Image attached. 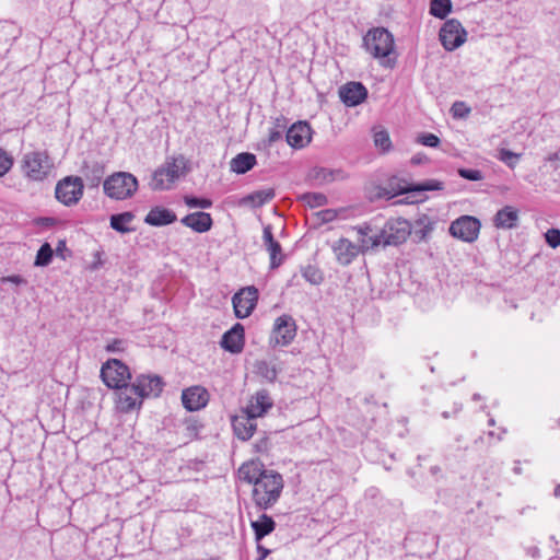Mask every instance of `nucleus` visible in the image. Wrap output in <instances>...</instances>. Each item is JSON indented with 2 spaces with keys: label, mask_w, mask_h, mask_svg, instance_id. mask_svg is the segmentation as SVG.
<instances>
[{
  "label": "nucleus",
  "mask_w": 560,
  "mask_h": 560,
  "mask_svg": "<svg viewBox=\"0 0 560 560\" xmlns=\"http://www.w3.org/2000/svg\"><path fill=\"white\" fill-rule=\"evenodd\" d=\"M188 172V161L184 155L168 156L152 174L150 187L153 190H168L177 179Z\"/></svg>",
  "instance_id": "1"
},
{
  "label": "nucleus",
  "mask_w": 560,
  "mask_h": 560,
  "mask_svg": "<svg viewBox=\"0 0 560 560\" xmlns=\"http://www.w3.org/2000/svg\"><path fill=\"white\" fill-rule=\"evenodd\" d=\"M282 489V476L277 471L267 470L254 485L253 500L259 509L267 510L279 500Z\"/></svg>",
  "instance_id": "2"
},
{
  "label": "nucleus",
  "mask_w": 560,
  "mask_h": 560,
  "mask_svg": "<svg viewBox=\"0 0 560 560\" xmlns=\"http://www.w3.org/2000/svg\"><path fill=\"white\" fill-rule=\"evenodd\" d=\"M365 50L374 58L381 60L382 66L392 67L389 56L394 52V36L384 27H374L363 37Z\"/></svg>",
  "instance_id": "3"
},
{
  "label": "nucleus",
  "mask_w": 560,
  "mask_h": 560,
  "mask_svg": "<svg viewBox=\"0 0 560 560\" xmlns=\"http://www.w3.org/2000/svg\"><path fill=\"white\" fill-rule=\"evenodd\" d=\"M104 192L112 199L130 198L138 189L137 178L126 172H118L107 177L103 184Z\"/></svg>",
  "instance_id": "4"
},
{
  "label": "nucleus",
  "mask_w": 560,
  "mask_h": 560,
  "mask_svg": "<svg viewBox=\"0 0 560 560\" xmlns=\"http://www.w3.org/2000/svg\"><path fill=\"white\" fill-rule=\"evenodd\" d=\"M411 233L410 223L401 218L388 220L378 232L383 246H397L406 242Z\"/></svg>",
  "instance_id": "5"
},
{
  "label": "nucleus",
  "mask_w": 560,
  "mask_h": 560,
  "mask_svg": "<svg viewBox=\"0 0 560 560\" xmlns=\"http://www.w3.org/2000/svg\"><path fill=\"white\" fill-rule=\"evenodd\" d=\"M84 185L81 177L67 176L59 180L55 188V196L65 206L77 205L83 196Z\"/></svg>",
  "instance_id": "6"
},
{
  "label": "nucleus",
  "mask_w": 560,
  "mask_h": 560,
  "mask_svg": "<svg viewBox=\"0 0 560 560\" xmlns=\"http://www.w3.org/2000/svg\"><path fill=\"white\" fill-rule=\"evenodd\" d=\"M101 377L109 388H120L131 378L129 368L117 359H110L101 369Z\"/></svg>",
  "instance_id": "7"
},
{
  "label": "nucleus",
  "mask_w": 560,
  "mask_h": 560,
  "mask_svg": "<svg viewBox=\"0 0 560 560\" xmlns=\"http://www.w3.org/2000/svg\"><path fill=\"white\" fill-rule=\"evenodd\" d=\"M22 163L25 175L32 180H43L51 167L48 154L39 151L26 153Z\"/></svg>",
  "instance_id": "8"
},
{
  "label": "nucleus",
  "mask_w": 560,
  "mask_h": 560,
  "mask_svg": "<svg viewBox=\"0 0 560 560\" xmlns=\"http://www.w3.org/2000/svg\"><path fill=\"white\" fill-rule=\"evenodd\" d=\"M467 33L458 20H447L440 30L439 37L443 47L455 50L466 42Z\"/></svg>",
  "instance_id": "9"
},
{
  "label": "nucleus",
  "mask_w": 560,
  "mask_h": 560,
  "mask_svg": "<svg viewBox=\"0 0 560 560\" xmlns=\"http://www.w3.org/2000/svg\"><path fill=\"white\" fill-rule=\"evenodd\" d=\"M480 222L471 215H462L450 225V234L464 242H474L480 231Z\"/></svg>",
  "instance_id": "10"
},
{
  "label": "nucleus",
  "mask_w": 560,
  "mask_h": 560,
  "mask_svg": "<svg viewBox=\"0 0 560 560\" xmlns=\"http://www.w3.org/2000/svg\"><path fill=\"white\" fill-rule=\"evenodd\" d=\"M296 336V325L290 315H281L275 320L270 342L275 346H288Z\"/></svg>",
  "instance_id": "11"
},
{
  "label": "nucleus",
  "mask_w": 560,
  "mask_h": 560,
  "mask_svg": "<svg viewBox=\"0 0 560 560\" xmlns=\"http://www.w3.org/2000/svg\"><path fill=\"white\" fill-rule=\"evenodd\" d=\"M258 300V290L255 287H246L234 294L232 302L235 316L246 318L254 311Z\"/></svg>",
  "instance_id": "12"
},
{
  "label": "nucleus",
  "mask_w": 560,
  "mask_h": 560,
  "mask_svg": "<svg viewBox=\"0 0 560 560\" xmlns=\"http://www.w3.org/2000/svg\"><path fill=\"white\" fill-rule=\"evenodd\" d=\"M137 394L142 398L158 397L163 390L164 382L155 374L138 375L132 383Z\"/></svg>",
  "instance_id": "13"
},
{
  "label": "nucleus",
  "mask_w": 560,
  "mask_h": 560,
  "mask_svg": "<svg viewBox=\"0 0 560 560\" xmlns=\"http://www.w3.org/2000/svg\"><path fill=\"white\" fill-rule=\"evenodd\" d=\"M142 405V398L137 394L132 384H127L116 392V408L120 412L128 413L139 409Z\"/></svg>",
  "instance_id": "14"
},
{
  "label": "nucleus",
  "mask_w": 560,
  "mask_h": 560,
  "mask_svg": "<svg viewBox=\"0 0 560 560\" xmlns=\"http://www.w3.org/2000/svg\"><path fill=\"white\" fill-rule=\"evenodd\" d=\"M339 97L348 107H354L368 97V90L361 82H348L339 88Z\"/></svg>",
  "instance_id": "15"
},
{
  "label": "nucleus",
  "mask_w": 560,
  "mask_h": 560,
  "mask_svg": "<svg viewBox=\"0 0 560 560\" xmlns=\"http://www.w3.org/2000/svg\"><path fill=\"white\" fill-rule=\"evenodd\" d=\"M331 249L335 254L336 260L341 266L350 265L360 253V247L358 244L351 242L346 237H340L336 242L332 243Z\"/></svg>",
  "instance_id": "16"
},
{
  "label": "nucleus",
  "mask_w": 560,
  "mask_h": 560,
  "mask_svg": "<svg viewBox=\"0 0 560 560\" xmlns=\"http://www.w3.org/2000/svg\"><path fill=\"white\" fill-rule=\"evenodd\" d=\"M209 399L207 389L201 386H192L182 394L183 406L189 411H196L203 408Z\"/></svg>",
  "instance_id": "17"
},
{
  "label": "nucleus",
  "mask_w": 560,
  "mask_h": 560,
  "mask_svg": "<svg viewBox=\"0 0 560 560\" xmlns=\"http://www.w3.org/2000/svg\"><path fill=\"white\" fill-rule=\"evenodd\" d=\"M256 419L248 415L246 411L232 418V427L235 435L243 441L249 440L256 431Z\"/></svg>",
  "instance_id": "18"
},
{
  "label": "nucleus",
  "mask_w": 560,
  "mask_h": 560,
  "mask_svg": "<svg viewBox=\"0 0 560 560\" xmlns=\"http://www.w3.org/2000/svg\"><path fill=\"white\" fill-rule=\"evenodd\" d=\"M285 138L292 148H304L311 141V127L307 122L299 121L288 129Z\"/></svg>",
  "instance_id": "19"
},
{
  "label": "nucleus",
  "mask_w": 560,
  "mask_h": 560,
  "mask_svg": "<svg viewBox=\"0 0 560 560\" xmlns=\"http://www.w3.org/2000/svg\"><path fill=\"white\" fill-rule=\"evenodd\" d=\"M273 405L271 397L268 392L262 389L257 392L249 399L244 411L254 417L255 419L262 417Z\"/></svg>",
  "instance_id": "20"
},
{
  "label": "nucleus",
  "mask_w": 560,
  "mask_h": 560,
  "mask_svg": "<svg viewBox=\"0 0 560 560\" xmlns=\"http://www.w3.org/2000/svg\"><path fill=\"white\" fill-rule=\"evenodd\" d=\"M221 347L231 352L240 353L244 346V328L241 324H235L230 330L223 334Z\"/></svg>",
  "instance_id": "21"
},
{
  "label": "nucleus",
  "mask_w": 560,
  "mask_h": 560,
  "mask_svg": "<svg viewBox=\"0 0 560 560\" xmlns=\"http://www.w3.org/2000/svg\"><path fill=\"white\" fill-rule=\"evenodd\" d=\"M264 245L270 256V267L278 268L283 261L281 245L273 238L271 225H266L262 232Z\"/></svg>",
  "instance_id": "22"
},
{
  "label": "nucleus",
  "mask_w": 560,
  "mask_h": 560,
  "mask_svg": "<svg viewBox=\"0 0 560 560\" xmlns=\"http://www.w3.org/2000/svg\"><path fill=\"white\" fill-rule=\"evenodd\" d=\"M180 222L197 233H205L212 226V218L207 212H194L184 217Z\"/></svg>",
  "instance_id": "23"
},
{
  "label": "nucleus",
  "mask_w": 560,
  "mask_h": 560,
  "mask_svg": "<svg viewBox=\"0 0 560 560\" xmlns=\"http://www.w3.org/2000/svg\"><path fill=\"white\" fill-rule=\"evenodd\" d=\"M518 219V210L512 206H505L495 213L493 224L498 229H513L517 226Z\"/></svg>",
  "instance_id": "24"
},
{
  "label": "nucleus",
  "mask_w": 560,
  "mask_h": 560,
  "mask_svg": "<svg viewBox=\"0 0 560 560\" xmlns=\"http://www.w3.org/2000/svg\"><path fill=\"white\" fill-rule=\"evenodd\" d=\"M176 221V214L168 209L155 207L149 211L144 222L153 226L167 225Z\"/></svg>",
  "instance_id": "25"
},
{
  "label": "nucleus",
  "mask_w": 560,
  "mask_h": 560,
  "mask_svg": "<svg viewBox=\"0 0 560 560\" xmlns=\"http://www.w3.org/2000/svg\"><path fill=\"white\" fill-rule=\"evenodd\" d=\"M276 196L273 188H266L256 190L245 197H243L240 201L241 206H250L253 208H259L271 201Z\"/></svg>",
  "instance_id": "26"
},
{
  "label": "nucleus",
  "mask_w": 560,
  "mask_h": 560,
  "mask_svg": "<svg viewBox=\"0 0 560 560\" xmlns=\"http://www.w3.org/2000/svg\"><path fill=\"white\" fill-rule=\"evenodd\" d=\"M256 164V156L253 153L243 152L231 160V171L236 174H245Z\"/></svg>",
  "instance_id": "27"
},
{
  "label": "nucleus",
  "mask_w": 560,
  "mask_h": 560,
  "mask_svg": "<svg viewBox=\"0 0 560 560\" xmlns=\"http://www.w3.org/2000/svg\"><path fill=\"white\" fill-rule=\"evenodd\" d=\"M252 528L255 534L256 541L261 540L265 536L275 530L276 523L267 514H261L258 520L252 522Z\"/></svg>",
  "instance_id": "28"
},
{
  "label": "nucleus",
  "mask_w": 560,
  "mask_h": 560,
  "mask_svg": "<svg viewBox=\"0 0 560 560\" xmlns=\"http://www.w3.org/2000/svg\"><path fill=\"white\" fill-rule=\"evenodd\" d=\"M266 471L255 462L245 463L238 469L240 478L247 483H253V486Z\"/></svg>",
  "instance_id": "29"
},
{
  "label": "nucleus",
  "mask_w": 560,
  "mask_h": 560,
  "mask_svg": "<svg viewBox=\"0 0 560 560\" xmlns=\"http://www.w3.org/2000/svg\"><path fill=\"white\" fill-rule=\"evenodd\" d=\"M133 219H135V214L129 211L118 213V214H113L110 217V228L119 233L131 232L132 229L129 228V224L133 221Z\"/></svg>",
  "instance_id": "30"
},
{
  "label": "nucleus",
  "mask_w": 560,
  "mask_h": 560,
  "mask_svg": "<svg viewBox=\"0 0 560 560\" xmlns=\"http://www.w3.org/2000/svg\"><path fill=\"white\" fill-rule=\"evenodd\" d=\"M413 229L415 236L418 241H424L434 230V222L430 217L423 214L416 220Z\"/></svg>",
  "instance_id": "31"
},
{
  "label": "nucleus",
  "mask_w": 560,
  "mask_h": 560,
  "mask_svg": "<svg viewBox=\"0 0 560 560\" xmlns=\"http://www.w3.org/2000/svg\"><path fill=\"white\" fill-rule=\"evenodd\" d=\"M313 178L319 184H328L336 179L343 178V173L340 170L319 167L313 171Z\"/></svg>",
  "instance_id": "32"
},
{
  "label": "nucleus",
  "mask_w": 560,
  "mask_h": 560,
  "mask_svg": "<svg viewBox=\"0 0 560 560\" xmlns=\"http://www.w3.org/2000/svg\"><path fill=\"white\" fill-rule=\"evenodd\" d=\"M83 174L91 186L96 187L100 185L101 179L104 175V167L94 162L92 164H85L83 168Z\"/></svg>",
  "instance_id": "33"
},
{
  "label": "nucleus",
  "mask_w": 560,
  "mask_h": 560,
  "mask_svg": "<svg viewBox=\"0 0 560 560\" xmlns=\"http://www.w3.org/2000/svg\"><path fill=\"white\" fill-rule=\"evenodd\" d=\"M452 10L451 0H431L430 14L439 19H445Z\"/></svg>",
  "instance_id": "34"
},
{
  "label": "nucleus",
  "mask_w": 560,
  "mask_h": 560,
  "mask_svg": "<svg viewBox=\"0 0 560 560\" xmlns=\"http://www.w3.org/2000/svg\"><path fill=\"white\" fill-rule=\"evenodd\" d=\"M443 189V183L436 179H429L421 184L410 186V187H401L398 192L404 194L408 191H429V190H441Z\"/></svg>",
  "instance_id": "35"
},
{
  "label": "nucleus",
  "mask_w": 560,
  "mask_h": 560,
  "mask_svg": "<svg viewBox=\"0 0 560 560\" xmlns=\"http://www.w3.org/2000/svg\"><path fill=\"white\" fill-rule=\"evenodd\" d=\"M498 159L502 161L506 166L510 168H514L516 164L518 163L522 154L512 152L504 148L498 149Z\"/></svg>",
  "instance_id": "36"
},
{
  "label": "nucleus",
  "mask_w": 560,
  "mask_h": 560,
  "mask_svg": "<svg viewBox=\"0 0 560 560\" xmlns=\"http://www.w3.org/2000/svg\"><path fill=\"white\" fill-rule=\"evenodd\" d=\"M359 242L358 247L361 248L360 253L362 254L383 245L381 237H378V233L361 237Z\"/></svg>",
  "instance_id": "37"
},
{
  "label": "nucleus",
  "mask_w": 560,
  "mask_h": 560,
  "mask_svg": "<svg viewBox=\"0 0 560 560\" xmlns=\"http://www.w3.org/2000/svg\"><path fill=\"white\" fill-rule=\"evenodd\" d=\"M54 250L48 243L43 244L36 255V266H47L50 264Z\"/></svg>",
  "instance_id": "38"
},
{
  "label": "nucleus",
  "mask_w": 560,
  "mask_h": 560,
  "mask_svg": "<svg viewBox=\"0 0 560 560\" xmlns=\"http://www.w3.org/2000/svg\"><path fill=\"white\" fill-rule=\"evenodd\" d=\"M302 275L304 279L311 284H319L324 280L322 271L314 266L305 267L302 271Z\"/></svg>",
  "instance_id": "39"
},
{
  "label": "nucleus",
  "mask_w": 560,
  "mask_h": 560,
  "mask_svg": "<svg viewBox=\"0 0 560 560\" xmlns=\"http://www.w3.org/2000/svg\"><path fill=\"white\" fill-rule=\"evenodd\" d=\"M374 143L375 147L381 149L383 152H386L390 149L392 141L389 135L385 130H381L374 133Z\"/></svg>",
  "instance_id": "40"
},
{
  "label": "nucleus",
  "mask_w": 560,
  "mask_h": 560,
  "mask_svg": "<svg viewBox=\"0 0 560 560\" xmlns=\"http://www.w3.org/2000/svg\"><path fill=\"white\" fill-rule=\"evenodd\" d=\"M184 202L189 208L208 209L212 206V201L207 198H198L194 196H185Z\"/></svg>",
  "instance_id": "41"
},
{
  "label": "nucleus",
  "mask_w": 560,
  "mask_h": 560,
  "mask_svg": "<svg viewBox=\"0 0 560 560\" xmlns=\"http://www.w3.org/2000/svg\"><path fill=\"white\" fill-rule=\"evenodd\" d=\"M13 166V158L0 148V177L4 176Z\"/></svg>",
  "instance_id": "42"
},
{
  "label": "nucleus",
  "mask_w": 560,
  "mask_h": 560,
  "mask_svg": "<svg viewBox=\"0 0 560 560\" xmlns=\"http://www.w3.org/2000/svg\"><path fill=\"white\" fill-rule=\"evenodd\" d=\"M545 238L547 244L552 247L557 248L560 246V230L558 229H550L546 232Z\"/></svg>",
  "instance_id": "43"
},
{
  "label": "nucleus",
  "mask_w": 560,
  "mask_h": 560,
  "mask_svg": "<svg viewBox=\"0 0 560 560\" xmlns=\"http://www.w3.org/2000/svg\"><path fill=\"white\" fill-rule=\"evenodd\" d=\"M258 371L267 380L273 381L277 377V370L275 366H270L267 362L262 361L258 363Z\"/></svg>",
  "instance_id": "44"
},
{
  "label": "nucleus",
  "mask_w": 560,
  "mask_h": 560,
  "mask_svg": "<svg viewBox=\"0 0 560 560\" xmlns=\"http://www.w3.org/2000/svg\"><path fill=\"white\" fill-rule=\"evenodd\" d=\"M451 112L453 114V117L463 118L468 115L469 108L466 106L464 102H455L452 105Z\"/></svg>",
  "instance_id": "45"
},
{
  "label": "nucleus",
  "mask_w": 560,
  "mask_h": 560,
  "mask_svg": "<svg viewBox=\"0 0 560 560\" xmlns=\"http://www.w3.org/2000/svg\"><path fill=\"white\" fill-rule=\"evenodd\" d=\"M418 141L430 148H436L440 144V139L433 133H423L418 138Z\"/></svg>",
  "instance_id": "46"
},
{
  "label": "nucleus",
  "mask_w": 560,
  "mask_h": 560,
  "mask_svg": "<svg viewBox=\"0 0 560 560\" xmlns=\"http://www.w3.org/2000/svg\"><path fill=\"white\" fill-rule=\"evenodd\" d=\"M304 199L311 207H319L326 202V197L323 194H307L304 196Z\"/></svg>",
  "instance_id": "47"
},
{
  "label": "nucleus",
  "mask_w": 560,
  "mask_h": 560,
  "mask_svg": "<svg viewBox=\"0 0 560 560\" xmlns=\"http://www.w3.org/2000/svg\"><path fill=\"white\" fill-rule=\"evenodd\" d=\"M458 174L468 180H480L482 178L481 172L471 168H459Z\"/></svg>",
  "instance_id": "48"
},
{
  "label": "nucleus",
  "mask_w": 560,
  "mask_h": 560,
  "mask_svg": "<svg viewBox=\"0 0 560 560\" xmlns=\"http://www.w3.org/2000/svg\"><path fill=\"white\" fill-rule=\"evenodd\" d=\"M126 348V341L122 339H114L113 341L108 342L106 346V350L108 352H121Z\"/></svg>",
  "instance_id": "49"
},
{
  "label": "nucleus",
  "mask_w": 560,
  "mask_h": 560,
  "mask_svg": "<svg viewBox=\"0 0 560 560\" xmlns=\"http://www.w3.org/2000/svg\"><path fill=\"white\" fill-rule=\"evenodd\" d=\"M269 445H270L269 439L264 436L257 443H255L254 446H255L256 452L265 453L269 450Z\"/></svg>",
  "instance_id": "50"
},
{
  "label": "nucleus",
  "mask_w": 560,
  "mask_h": 560,
  "mask_svg": "<svg viewBox=\"0 0 560 560\" xmlns=\"http://www.w3.org/2000/svg\"><path fill=\"white\" fill-rule=\"evenodd\" d=\"M3 282H11V283H14L16 285H20V284H26V280L19 276V275H12V276H8V277H4L2 279Z\"/></svg>",
  "instance_id": "51"
},
{
  "label": "nucleus",
  "mask_w": 560,
  "mask_h": 560,
  "mask_svg": "<svg viewBox=\"0 0 560 560\" xmlns=\"http://www.w3.org/2000/svg\"><path fill=\"white\" fill-rule=\"evenodd\" d=\"M353 229L358 232V234L361 237H365V236L370 235V233H372V231H373L371 225L368 224V223H364L362 225L355 226Z\"/></svg>",
  "instance_id": "52"
},
{
  "label": "nucleus",
  "mask_w": 560,
  "mask_h": 560,
  "mask_svg": "<svg viewBox=\"0 0 560 560\" xmlns=\"http://www.w3.org/2000/svg\"><path fill=\"white\" fill-rule=\"evenodd\" d=\"M282 138V132L278 129H271L268 136L269 144H272Z\"/></svg>",
  "instance_id": "53"
},
{
  "label": "nucleus",
  "mask_w": 560,
  "mask_h": 560,
  "mask_svg": "<svg viewBox=\"0 0 560 560\" xmlns=\"http://www.w3.org/2000/svg\"><path fill=\"white\" fill-rule=\"evenodd\" d=\"M427 160H428V159H427V156H425L424 154H420V153H418V154H415V155L411 158V163H412L413 165H419V164L423 163V162H424V161H427Z\"/></svg>",
  "instance_id": "54"
},
{
  "label": "nucleus",
  "mask_w": 560,
  "mask_h": 560,
  "mask_svg": "<svg viewBox=\"0 0 560 560\" xmlns=\"http://www.w3.org/2000/svg\"><path fill=\"white\" fill-rule=\"evenodd\" d=\"M257 551L260 553V557L258 560H264L265 558H267L270 555V550L265 548L261 545L257 546Z\"/></svg>",
  "instance_id": "55"
},
{
  "label": "nucleus",
  "mask_w": 560,
  "mask_h": 560,
  "mask_svg": "<svg viewBox=\"0 0 560 560\" xmlns=\"http://www.w3.org/2000/svg\"><path fill=\"white\" fill-rule=\"evenodd\" d=\"M65 248H66V241L60 240V241L58 242L57 247H56V253H57V255H59V254H60Z\"/></svg>",
  "instance_id": "56"
},
{
  "label": "nucleus",
  "mask_w": 560,
  "mask_h": 560,
  "mask_svg": "<svg viewBox=\"0 0 560 560\" xmlns=\"http://www.w3.org/2000/svg\"><path fill=\"white\" fill-rule=\"evenodd\" d=\"M559 160V153L555 152L546 158V161L548 162H555Z\"/></svg>",
  "instance_id": "57"
},
{
  "label": "nucleus",
  "mask_w": 560,
  "mask_h": 560,
  "mask_svg": "<svg viewBox=\"0 0 560 560\" xmlns=\"http://www.w3.org/2000/svg\"><path fill=\"white\" fill-rule=\"evenodd\" d=\"M332 217H334V215H332V212H331L330 210H327V211H325V212H324V220H325V221H329V220H331V219H332Z\"/></svg>",
  "instance_id": "58"
},
{
  "label": "nucleus",
  "mask_w": 560,
  "mask_h": 560,
  "mask_svg": "<svg viewBox=\"0 0 560 560\" xmlns=\"http://www.w3.org/2000/svg\"><path fill=\"white\" fill-rule=\"evenodd\" d=\"M553 495L556 498H560V485H557L555 490H553Z\"/></svg>",
  "instance_id": "59"
},
{
  "label": "nucleus",
  "mask_w": 560,
  "mask_h": 560,
  "mask_svg": "<svg viewBox=\"0 0 560 560\" xmlns=\"http://www.w3.org/2000/svg\"><path fill=\"white\" fill-rule=\"evenodd\" d=\"M442 417H443L444 419H448V418L451 417V413H450L448 411H443V412H442Z\"/></svg>",
  "instance_id": "60"
},
{
  "label": "nucleus",
  "mask_w": 560,
  "mask_h": 560,
  "mask_svg": "<svg viewBox=\"0 0 560 560\" xmlns=\"http://www.w3.org/2000/svg\"><path fill=\"white\" fill-rule=\"evenodd\" d=\"M460 410V405H455L454 413H457Z\"/></svg>",
  "instance_id": "61"
}]
</instances>
